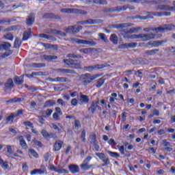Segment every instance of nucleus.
<instances>
[{
    "mask_svg": "<svg viewBox=\"0 0 175 175\" xmlns=\"http://www.w3.org/2000/svg\"><path fill=\"white\" fill-rule=\"evenodd\" d=\"M92 2L96 5H107V1L106 0H92Z\"/></svg>",
    "mask_w": 175,
    "mask_h": 175,
    "instance_id": "nucleus-37",
    "label": "nucleus"
},
{
    "mask_svg": "<svg viewBox=\"0 0 175 175\" xmlns=\"http://www.w3.org/2000/svg\"><path fill=\"white\" fill-rule=\"evenodd\" d=\"M63 62H64V64H66V65H75V68L80 67V64L76 63V61L72 59H64Z\"/></svg>",
    "mask_w": 175,
    "mask_h": 175,
    "instance_id": "nucleus-18",
    "label": "nucleus"
},
{
    "mask_svg": "<svg viewBox=\"0 0 175 175\" xmlns=\"http://www.w3.org/2000/svg\"><path fill=\"white\" fill-rule=\"evenodd\" d=\"M102 110V107L99 106V99L97 100H93L91 102L90 105L88 108V111L92 113V114H95L96 110Z\"/></svg>",
    "mask_w": 175,
    "mask_h": 175,
    "instance_id": "nucleus-4",
    "label": "nucleus"
},
{
    "mask_svg": "<svg viewBox=\"0 0 175 175\" xmlns=\"http://www.w3.org/2000/svg\"><path fill=\"white\" fill-rule=\"evenodd\" d=\"M98 36L101 39V40H103V42H109V40L107 39V36H106V34L103 33H99Z\"/></svg>",
    "mask_w": 175,
    "mask_h": 175,
    "instance_id": "nucleus-45",
    "label": "nucleus"
},
{
    "mask_svg": "<svg viewBox=\"0 0 175 175\" xmlns=\"http://www.w3.org/2000/svg\"><path fill=\"white\" fill-rule=\"evenodd\" d=\"M81 29H83L82 26L74 25L69 26L65 29V31L68 33H77L78 32H80Z\"/></svg>",
    "mask_w": 175,
    "mask_h": 175,
    "instance_id": "nucleus-7",
    "label": "nucleus"
},
{
    "mask_svg": "<svg viewBox=\"0 0 175 175\" xmlns=\"http://www.w3.org/2000/svg\"><path fill=\"white\" fill-rule=\"evenodd\" d=\"M33 23H35V14H30L26 18V24L29 27H31V25H32Z\"/></svg>",
    "mask_w": 175,
    "mask_h": 175,
    "instance_id": "nucleus-16",
    "label": "nucleus"
},
{
    "mask_svg": "<svg viewBox=\"0 0 175 175\" xmlns=\"http://www.w3.org/2000/svg\"><path fill=\"white\" fill-rule=\"evenodd\" d=\"M161 144L163 147H169V146H170V142H167V139H163Z\"/></svg>",
    "mask_w": 175,
    "mask_h": 175,
    "instance_id": "nucleus-57",
    "label": "nucleus"
},
{
    "mask_svg": "<svg viewBox=\"0 0 175 175\" xmlns=\"http://www.w3.org/2000/svg\"><path fill=\"white\" fill-rule=\"evenodd\" d=\"M78 100L81 103H83L85 105L90 103V98L88 96L83 94L81 92L79 93Z\"/></svg>",
    "mask_w": 175,
    "mask_h": 175,
    "instance_id": "nucleus-11",
    "label": "nucleus"
},
{
    "mask_svg": "<svg viewBox=\"0 0 175 175\" xmlns=\"http://www.w3.org/2000/svg\"><path fill=\"white\" fill-rule=\"evenodd\" d=\"M78 24H81V25H90L92 24H99V21L95 19H88L86 21H81L78 22Z\"/></svg>",
    "mask_w": 175,
    "mask_h": 175,
    "instance_id": "nucleus-10",
    "label": "nucleus"
},
{
    "mask_svg": "<svg viewBox=\"0 0 175 175\" xmlns=\"http://www.w3.org/2000/svg\"><path fill=\"white\" fill-rule=\"evenodd\" d=\"M40 72H31V74H26V76L29 79H32V77H33V76H40Z\"/></svg>",
    "mask_w": 175,
    "mask_h": 175,
    "instance_id": "nucleus-49",
    "label": "nucleus"
},
{
    "mask_svg": "<svg viewBox=\"0 0 175 175\" xmlns=\"http://www.w3.org/2000/svg\"><path fill=\"white\" fill-rule=\"evenodd\" d=\"M117 148L122 155H125V147L124 146L118 145Z\"/></svg>",
    "mask_w": 175,
    "mask_h": 175,
    "instance_id": "nucleus-47",
    "label": "nucleus"
},
{
    "mask_svg": "<svg viewBox=\"0 0 175 175\" xmlns=\"http://www.w3.org/2000/svg\"><path fill=\"white\" fill-rule=\"evenodd\" d=\"M74 125H75V129H79V128H81V124L80 123V121H79V120H75Z\"/></svg>",
    "mask_w": 175,
    "mask_h": 175,
    "instance_id": "nucleus-58",
    "label": "nucleus"
},
{
    "mask_svg": "<svg viewBox=\"0 0 175 175\" xmlns=\"http://www.w3.org/2000/svg\"><path fill=\"white\" fill-rule=\"evenodd\" d=\"M111 41L113 44H117L118 43V37L116 34L111 35Z\"/></svg>",
    "mask_w": 175,
    "mask_h": 175,
    "instance_id": "nucleus-42",
    "label": "nucleus"
},
{
    "mask_svg": "<svg viewBox=\"0 0 175 175\" xmlns=\"http://www.w3.org/2000/svg\"><path fill=\"white\" fill-rule=\"evenodd\" d=\"M55 105V101L53 100H46L44 104V107H51Z\"/></svg>",
    "mask_w": 175,
    "mask_h": 175,
    "instance_id": "nucleus-31",
    "label": "nucleus"
},
{
    "mask_svg": "<svg viewBox=\"0 0 175 175\" xmlns=\"http://www.w3.org/2000/svg\"><path fill=\"white\" fill-rule=\"evenodd\" d=\"M20 141H19V144L23 147V148H25V150H27L28 148V146L27 145V142H25V140L24 138H23V136L19 137Z\"/></svg>",
    "mask_w": 175,
    "mask_h": 175,
    "instance_id": "nucleus-29",
    "label": "nucleus"
},
{
    "mask_svg": "<svg viewBox=\"0 0 175 175\" xmlns=\"http://www.w3.org/2000/svg\"><path fill=\"white\" fill-rule=\"evenodd\" d=\"M63 145H64V142H62L61 140L56 141L53 146L54 151H59V150H61V148H62Z\"/></svg>",
    "mask_w": 175,
    "mask_h": 175,
    "instance_id": "nucleus-20",
    "label": "nucleus"
},
{
    "mask_svg": "<svg viewBox=\"0 0 175 175\" xmlns=\"http://www.w3.org/2000/svg\"><path fill=\"white\" fill-rule=\"evenodd\" d=\"M29 152L31 154V155L34 157V158H39V154H38V152H36V151H35V150L29 149Z\"/></svg>",
    "mask_w": 175,
    "mask_h": 175,
    "instance_id": "nucleus-51",
    "label": "nucleus"
},
{
    "mask_svg": "<svg viewBox=\"0 0 175 175\" xmlns=\"http://www.w3.org/2000/svg\"><path fill=\"white\" fill-rule=\"evenodd\" d=\"M58 170V168L55 167V166L53 164H50L49 165V170H51V172H56Z\"/></svg>",
    "mask_w": 175,
    "mask_h": 175,
    "instance_id": "nucleus-61",
    "label": "nucleus"
},
{
    "mask_svg": "<svg viewBox=\"0 0 175 175\" xmlns=\"http://www.w3.org/2000/svg\"><path fill=\"white\" fill-rule=\"evenodd\" d=\"M172 29H175V25L170 24V25H163L159 27H154L153 29L154 32H157V33H162V32H165V31H172Z\"/></svg>",
    "mask_w": 175,
    "mask_h": 175,
    "instance_id": "nucleus-3",
    "label": "nucleus"
},
{
    "mask_svg": "<svg viewBox=\"0 0 175 175\" xmlns=\"http://www.w3.org/2000/svg\"><path fill=\"white\" fill-rule=\"evenodd\" d=\"M21 46V40L18 39V38H16L15 39L14 43V47L15 49H18Z\"/></svg>",
    "mask_w": 175,
    "mask_h": 175,
    "instance_id": "nucleus-43",
    "label": "nucleus"
},
{
    "mask_svg": "<svg viewBox=\"0 0 175 175\" xmlns=\"http://www.w3.org/2000/svg\"><path fill=\"white\" fill-rule=\"evenodd\" d=\"M30 174L31 175L44 174V172L42 171V169H35L30 172Z\"/></svg>",
    "mask_w": 175,
    "mask_h": 175,
    "instance_id": "nucleus-38",
    "label": "nucleus"
},
{
    "mask_svg": "<svg viewBox=\"0 0 175 175\" xmlns=\"http://www.w3.org/2000/svg\"><path fill=\"white\" fill-rule=\"evenodd\" d=\"M103 84H105V79L100 78L99 79V80L97 81V84L96 85V87H97V88H100V87H102Z\"/></svg>",
    "mask_w": 175,
    "mask_h": 175,
    "instance_id": "nucleus-48",
    "label": "nucleus"
},
{
    "mask_svg": "<svg viewBox=\"0 0 175 175\" xmlns=\"http://www.w3.org/2000/svg\"><path fill=\"white\" fill-rule=\"evenodd\" d=\"M106 64H96L94 66H89L86 68L89 70H99V69H103L106 68Z\"/></svg>",
    "mask_w": 175,
    "mask_h": 175,
    "instance_id": "nucleus-14",
    "label": "nucleus"
},
{
    "mask_svg": "<svg viewBox=\"0 0 175 175\" xmlns=\"http://www.w3.org/2000/svg\"><path fill=\"white\" fill-rule=\"evenodd\" d=\"M39 38H42V39H46L47 40H52V42H55L57 39L51 36H49L44 33H40L38 35Z\"/></svg>",
    "mask_w": 175,
    "mask_h": 175,
    "instance_id": "nucleus-21",
    "label": "nucleus"
},
{
    "mask_svg": "<svg viewBox=\"0 0 175 175\" xmlns=\"http://www.w3.org/2000/svg\"><path fill=\"white\" fill-rule=\"evenodd\" d=\"M153 16H156V17H163L165 16V17H168L170 16V12H154L151 13Z\"/></svg>",
    "mask_w": 175,
    "mask_h": 175,
    "instance_id": "nucleus-23",
    "label": "nucleus"
},
{
    "mask_svg": "<svg viewBox=\"0 0 175 175\" xmlns=\"http://www.w3.org/2000/svg\"><path fill=\"white\" fill-rule=\"evenodd\" d=\"M4 39H6V40H11L13 41V34L8 33L4 36Z\"/></svg>",
    "mask_w": 175,
    "mask_h": 175,
    "instance_id": "nucleus-53",
    "label": "nucleus"
},
{
    "mask_svg": "<svg viewBox=\"0 0 175 175\" xmlns=\"http://www.w3.org/2000/svg\"><path fill=\"white\" fill-rule=\"evenodd\" d=\"M56 72L57 73H62V75H65V74L74 75V73H76L75 70L64 69V68H58L56 70Z\"/></svg>",
    "mask_w": 175,
    "mask_h": 175,
    "instance_id": "nucleus-12",
    "label": "nucleus"
},
{
    "mask_svg": "<svg viewBox=\"0 0 175 175\" xmlns=\"http://www.w3.org/2000/svg\"><path fill=\"white\" fill-rule=\"evenodd\" d=\"M107 154H109L110 157H112V158H119L120 157V154L117 152H111L110 150H108Z\"/></svg>",
    "mask_w": 175,
    "mask_h": 175,
    "instance_id": "nucleus-44",
    "label": "nucleus"
},
{
    "mask_svg": "<svg viewBox=\"0 0 175 175\" xmlns=\"http://www.w3.org/2000/svg\"><path fill=\"white\" fill-rule=\"evenodd\" d=\"M31 38V28L23 33V40H28Z\"/></svg>",
    "mask_w": 175,
    "mask_h": 175,
    "instance_id": "nucleus-26",
    "label": "nucleus"
},
{
    "mask_svg": "<svg viewBox=\"0 0 175 175\" xmlns=\"http://www.w3.org/2000/svg\"><path fill=\"white\" fill-rule=\"evenodd\" d=\"M81 139H82V142H85V130L82 131Z\"/></svg>",
    "mask_w": 175,
    "mask_h": 175,
    "instance_id": "nucleus-62",
    "label": "nucleus"
},
{
    "mask_svg": "<svg viewBox=\"0 0 175 175\" xmlns=\"http://www.w3.org/2000/svg\"><path fill=\"white\" fill-rule=\"evenodd\" d=\"M158 51H159V49L148 50L145 51V54L147 55H154V54H157Z\"/></svg>",
    "mask_w": 175,
    "mask_h": 175,
    "instance_id": "nucleus-35",
    "label": "nucleus"
},
{
    "mask_svg": "<svg viewBox=\"0 0 175 175\" xmlns=\"http://www.w3.org/2000/svg\"><path fill=\"white\" fill-rule=\"evenodd\" d=\"M140 29H142V27H133V28H131L129 30H126V33H137V32H139V31H140Z\"/></svg>",
    "mask_w": 175,
    "mask_h": 175,
    "instance_id": "nucleus-32",
    "label": "nucleus"
},
{
    "mask_svg": "<svg viewBox=\"0 0 175 175\" xmlns=\"http://www.w3.org/2000/svg\"><path fill=\"white\" fill-rule=\"evenodd\" d=\"M96 156L98 157V158H99V159H100V161L104 163L103 166H107V165H110V160H109L108 157H106L105 153L98 152L96 153Z\"/></svg>",
    "mask_w": 175,
    "mask_h": 175,
    "instance_id": "nucleus-8",
    "label": "nucleus"
},
{
    "mask_svg": "<svg viewBox=\"0 0 175 175\" xmlns=\"http://www.w3.org/2000/svg\"><path fill=\"white\" fill-rule=\"evenodd\" d=\"M31 66V68H44L46 64L44 63H33Z\"/></svg>",
    "mask_w": 175,
    "mask_h": 175,
    "instance_id": "nucleus-36",
    "label": "nucleus"
},
{
    "mask_svg": "<svg viewBox=\"0 0 175 175\" xmlns=\"http://www.w3.org/2000/svg\"><path fill=\"white\" fill-rule=\"evenodd\" d=\"M91 159H92V157L88 156L83 160V163L80 165L82 170H90L94 166V165H88L91 162Z\"/></svg>",
    "mask_w": 175,
    "mask_h": 175,
    "instance_id": "nucleus-6",
    "label": "nucleus"
},
{
    "mask_svg": "<svg viewBox=\"0 0 175 175\" xmlns=\"http://www.w3.org/2000/svg\"><path fill=\"white\" fill-rule=\"evenodd\" d=\"M62 13H74L75 14H87V11L79 10L76 8H64L61 10Z\"/></svg>",
    "mask_w": 175,
    "mask_h": 175,
    "instance_id": "nucleus-5",
    "label": "nucleus"
},
{
    "mask_svg": "<svg viewBox=\"0 0 175 175\" xmlns=\"http://www.w3.org/2000/svg\"><path fill=\"white\" fill-rule=\"evenodd\" d=\"M77 44H85L94 47L96 46V43L94 40H81L78 38Z\"/></svg>",
    "mask_w": 175,
    "mask_h": 175,
    "instance_id": "nucleus-9",
    "label": "nucleus"
},
{
    "mask_svg": "<svg viewBox=\"0 0 175 175\" xmlns=\"http://www.w3.org/2000/svg\"><path fill=\"white\" fill-rule=\"evenodd\" d=\"M99 77V75H91V74H85L81 76L80 80L83 85H87L90 83H92L94 80H96Z\"/></svg>",
    "mask_w": 175,
    "mask_h": 175,
    "instance_id": "nucleus-2",
    "label": "nucleus"
},
{
    "mask_svg": "<svg viewBox=\"0 0 175 175\" xmlns=\"http://www.w3.org/2000/svg\"><path fill=\"white\" fill-rule=\"evenodd\" d=\"M12 21H13V20L10 19V18H1L0 19V24L1 25H3V24H9L10 23H12Z\"/></svg>",
    "mask_w": 175,
    "mask_h": 175,
    "instance_id": "nucleus-41",
    "label": "nucleus"
},
{
    "mask_svg": "<svg viewBox=\"0 0 175 175\" xmlns=\"http://www.w3.org/2000/svg\"><path fill=\"white\" fill-rule=\"evenodd\" d=\"M68 169L70 172L72 174L79 173L80 172V168L79 167V165L76 164H71L68 166Z\"/></svg>",
    "mask_w": 175,
    "mask_h": 175,
    "instance_id": "nucleus-19",
    "label": "nucleus"
},
{
    "mask_svg": "<svg viewBox=\"0 0 175 175\" xmlns=\"http://www.w3.org/2000/svg\"><path fill=\"white\" fill-rule=\"evenodd\" d=\"M59 116H61V115H59V113H54L53 114V120H55L56 121H58V120H61V118H59Z\"/></svg>",
    "mask_w": 175,
    "mask_h": 175,
    "instance_id": "nucleus-59",
    "label": "nucleus"
},
{
    "mask_svg": "<svg viewBox=\"0 0 175 175\" xmlns=\"http://www.w3.org/2000/svg\"><path fill=\"white\" fill-rule=\"evenodd\" d=\"M162 43H165L163 40L157 41H149L147 42L148 46H151V47H159Z\"/></svg>",
    "mask_w": 175,
    "mask_h": 175,
    "instance_id": "nucleus-17",
    "label": "nucleus"
},
{
    "mask_svg": "<svg viewBox=\"0 0 175 175\" xmlns=\"http://www.w3.org/2000/svg\"><path fill=\"white\" fill-rule=\"evenodd\" d=\"M56 173H59V174H68L69 173V171L65 169H58L56 171Z\"/></svg>",
    "mask_w": 175,
    "mask_h": 175,
    "instance_id": "nucleus-52",
    "label": "nucleus"
},
{
    "mask_svg": "<svg viewBox=\"0 0 175 175\" xmlns=\"http://www.w3.org/2000/svg\"><path fill=\"white\" fill-rule=\"evenodd\" d=\"M152 3H157V4H161V3H165L164 5H160L157 6V10H167L168 12H172L173 10H175V1H173L172 4L174 5L170 7L169 5H170V1L167 0H155L152 2Z\"/></svg>",
    "mask_w": 175,
    "mask_h": 175,
    "instance_id": "nucleus-1",
    "label": "nucleus"
},
{
    "mask_svg": "<svg viewBox=\"0 0 175 175\" xmlns=\"http://www.w3.org/2000/svg\"><path fill=\"white\" fill-rule=\"evenodd\" d=\"M0 47L1 49V51H3V50H9V49L12 47V44L9 42H4L3 44H0Z\"/></svg>",
    "mask_w": 175,
    "mask_h": 175,
    "instance_id": "nucleus-27",
    "label": "nucleus"
},
{
    "mask_svg": "<svg viewBox=\"0 0 175 175\" xmlns=\"http://www.w3.org/2000/svg\"><path fill=\"white\" fill-rule=\"evenodd\" d=\"M44 18H54V14L53 13H46L43 16Z\"/></svg>",
    "mask_w": 175,
    "mask_h": 175,
    "instance_id": "nucleus-55",
    "label": "nucleus"
},
{
    "mask_svg": "<svg viewBox=\"0 0 175 175\" xmlns=\"http://www.w3.org/2000/svg\"><path fill=\"white\" fill-rule=\"evenodd\" d=\"M14 83H13V79H9L5 83V88H13Z\"/></svg>",
    "mask_w": 175,
    "mask_h": 175,
    "instance_id": "nucleus-33",
    "label": "nucleus"
},
{
    "mask_svg": "<svg viewBox=\"0 0 175 175\" xmlns=\"http://www.w3.org/2000/svg\"><path fill=\"white\" fill-rule=\"evenodd\" d=\"M14 117H16L14 116V113H11L9 116H8L6 118L8 124H12V122H13V120H14Z\"/></svg>",
    "mask_w": 175,
    "mask_h": 175,
    "instance_id": "nucleus-40",
    "label": "nucleus"
},
{
    "mask_svg": "<svg viewBox=\"0 0 175 175\" xmlns=\"http://www.w3.org/2000/svg\"><path fill=\"white\" fill-rule=\"evenodd\" d=\"M119 49H129V44L128 43H124L122 44L119 45Z\"/></svg>",
    "mask_w": 175,
    "mask_h": 175,
    "instance_id": "nucleus-64",
    "label": "nucleus"
},
{
    "mask_svg": "<svg viewBox=\"0 0 175 175\" xmlns=\"http://www.w3.org/2000/svg\"><path fill=\"white\" fill-rule=\"evenodd\" d=\"M41 135L43 136V137H45L46 139H49V133L46 130H42Z\"/></svg>",
    "mask_w": 175,
    "mask_h": 175,
    "instance_id": "nucleus-56",
    "label": "nucleus"
},
{
    "mask_svg": "<svg viewBox=\"0 0 175 175\" xmlns=\"http://www.w3.org/2000/svg\"><path fill=\"white\" fill-rule=\"evenodd\" d=\"M93 146L94 147L95 151H99L100 147L99 146V144H98V142L95 141L93 144Z\"/></svg>",
    "mask_w": 175,
    "mask_h": 175,
    "instance_id": "nucleus-60",
    "label": "nucleus"
},
{
    "mask_svg": "<svg viewBox=\"0 0 175 175\" xmlns=\"http://www.w3.org/2000/svg\"><path fill=\"white\" fill-rule=\"evenodd\" d=\"M15 84H17L18 85H21L23 83H24V76L21 77H15L14 79Z\"/></svg>",
    "mask_w": 175,
    "mask_h": 175,
    "instance_id": "nucleus-25",
    "label": "nucleus"
},
{
    "mask_svg": "<svg viewBox=\"0 0 175 175\" xmlns=\"http://www.w3.org/2000/svg\"><path fill=\"white\" fill-rule=\"evenodd\" d=\"M133 39H142L143 40L142 33L131 35V40Z\"/></svg>",
    "mask_w": 175,
    "mask_h": 175,
    "instance_id": "nucleus-46",
    "label": "nucleus"
},
{
    "mask_svg": "<svg viewBox=\"0 0 175 175\" xmlns=\"http://www.w3.org/2000/svg\"><path fill=\"white\" fill-rule=\"evenodd\" d=\"M7 148V157L8 158H12V154H13V148H12V146L10 145H7L6 146Z\"/></svg>",
    "mask_w": 175,
    "mask_h": 175,
    "instance_id": "nucleus-30",
    "label": "nucleus"
},
{
    "mask_svg": "<svg viewBox=\"0 0 175 175\" xmlns=\"http://www.w3.org/2000/svg\"><path fill=\"white\" fill-rule=\"evenodd\" d=\"M95 50H96L95 48H88L80 49L79 51L83 54H88L90 53H92V51H95Z\"/></svg>",
    "mask_w": 175,
    "mask_h": 175,
    "instance_id": "nucleus-28",
    "label": "nucleus"
},
{
    "mask_svg": "<svg viewBox=\"0 0 175 175\" xmlns=\"http://www.w3.org/2000/svg\"><path fill=\"white\" fill-rule=\"evenodd\" d=\"M16 102H21V98H14L7 101V103H14Z\"/></svg>",
    "mask_w": 175,
    "mask_h": 175,
    "instance_id": "nucleus-54",
    "label": "nucleus"
},
{
    "mask_svg": "<svg viewBox=\"0 0 175 175\" xmlns=\"http://www.w3.org/2000/svg\"><path fill=\"white\" fill-rule=\"evenodd\" d=\"M128 27H132L131 23H120L115 25L114 28L116 29H122V28H128Z\"/></svg>",
    "mask_w": 175,
    "mask_h": 175,
    "instance_id": "nucleus-24",
    "label": "nucleus"
},
{
    "mask_svg": "<svg viewBox=\"0 0 175 175\" xmlns=\"http://www.w3.org/2000/svg\"><path fill=\"white\" fill-rule=\"evenodd\" d=\"M56 81H59L60 83H69V79L66 77H56Z\"/></svg>",
    "mask_w": 175,
    "mask_h": 175,
    "instance_id": "nucleus-39",
    "label": "nucleus"
},
{
    "mask_svg": "<svg viewBox=\"0 0 175 175\" xmlns=\"http://www.w3.org/2000/svg\"><path fill=\"white\" fill-rule=\"evenodd\" d=\"M151 39H155V34L150 33H142V42H147V40H151Z\"/></svg>",
    "mask_w": 175,
    "mask_h": 175,
    "instance_id": "nucleus-15",
    "label": "nucleus"
},
{
    "mask_svg": "<svg viewBox=\"0 0 175 175\" xmlns=\"http://www.w3.org/2000/svg\"><path fill=\"white\" fill-rule=\"evenodd\" d=\"M0 166H1L4 170H8V169H9L8 161H3L2 163H0Z\"/></svg>",
    "mask_w": 175,
    "mask_h": 175,
    "instance_id": "nucleus-50",
    "label": "nucleus"
},
{
    "mask_svg": "<svg viewBox=\"0 0 175 175\" xmlns=\"http://www.w3.org/2000/svg\"><path fill=\"white\" fill-rule=\"evenodd\" d=\"M128 5H120L115 8H112L109 10V12H124L125 10H127Z\"/></svg>",
    "mask_w": 175,
    "mask_h": 175,
    "instance_id": "nucleus-13",
    "label": "nucleus"
},
{
    "mask_svg": "<svg viewBox=\"0 0 175 175\" xmlns=\"http://www.w3.org/2000/svg\"><path fill=\"white\" fill-rule=\"evenodd\" d=\"M152 13L154 12H148L146 16H142L140 15H137L135 16V18H139V20H148V18H154V15Z\"/></svg>",
    "mask_w": 175,
    "mask_h": 175,
    "instance_id": "nucleus-22",
    "label": "nucleus"
},
{
    "mask_svg": "<svg viewBox=\"0 0 175 175\" xmlns=\"http://www.w3.org/2000/svg\"><path fill=\"white\" fill-rule=\"evenodd\" d=\"M58 57L57 55H44V59L46 61H53V59H57Z\"/></svg>",
    "mask_w": 175,
    "mask_h": 175,
    "instance_id": "nucleus-34",
    "label": "nucleus"
},
{
    "mask_svg": "<svg viewBox=\"0 0 175 175\" xmlns=\"http://www.w3.org/2000/svg\"><path fill=\"white\" fill-rule=\"evenodd\" d=\"M33 143H34L36 146H38V147H42V142H40V141H38V139H33Z\"/></svg>",
    "mask_w": 175,
    "mask_h": 175,
    "instance_id": "nucleus-63",
    "label": "nucleus"
}]
</instances>
